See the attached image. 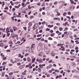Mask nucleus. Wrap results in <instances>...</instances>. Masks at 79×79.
I'll return each mask as SVG.
<instances>
[{
	"instance_id": "nucleus-1",
	"label": "nucleus",
	"mask_w": 79,
	"mask_h": 79,
	"mask_svg": "<svg viewBox=\"0 0 79 79\" xmlns=\"http://www.w3.org/2000/svg\"><path fill=\"white\" fill-rule=\"evenodd\" d=\"M38 24L36 23L34 25V26H33V30H35V29H36V28H37V26H36V25H37V26Z\"/></svg>"
},
{
	"instance_id": "nucleus-2",
	"label": "nucleus",
	"mask_w": 79,
	"mask_h": 79,
	"mask_svg": "<svg viewBox=\"0 0 79 79\" xmlns=\"http://www.w3.org/2000/svg\"><path fill=\"white\" fill-rule=\"evenodd\" d=\"M27 62H28V63H30V62L31 61V58H30L29 57H27Z\"/></svg>"
},
{
	"instance_id": "nucleus-3",
	"label": "nucleus",
	"mask_w": 79,
	"mask_h": 79,
	"mask_svg": "<svg viewBox=\"0 0 79 79\" xmlns=\"http://www.w3.org/2000/svg\"><path fill=\"white\" fill-rule=\"evenodd\" d=\"M31 48L33 50L34 49V48H35V44H33L32 45Z\"/></svg>"
},
{
	"instance_id": "nucleus-4",
	"label": "nucleus",
	"mask_w": 79,
	"mask_h": 79,
	"mask_svg": "<svg viewBox=\"0 0 79 79\" xmlns=\"http://www.w3.org/2000/svg\"><path fill=\"white\" fill-rule=\"evenodd\" d=\"M28 25L29 28H31V26H32V22H29L28 23Z\"/></svg>"
},
{
	"instance_id": "nucleus-5",
	"label": "nucleus",
	"mask_w": 79,
	"mask_h": 79,
	"mask_svg": "<svg viewBox=\"0 0 79 79\" xmlns=\"http://www.w3.org/2000/svg\"><path fill=\"white\" fill-rule=\"evenodd\" d=\"M49 66H48L47 67V69H50V68H51V67L52 66V65L51 64H49Z\"/></svg>"
},
{
	"instance_id": "nucleus-6",
	"label": "nucleus",
	"mask_w": 79,
	"mask_h": 79,
	"mask_svg": "<svg viewBox=\"0 0 79 79\" xmlns=\"http://www.w3.org/2000/svg\"><path fill=\"white\" fill-rule=\"evenodd\" d=\"M13 28L14 29V31H17V30H18V28L16 27L15 26L13 27Z\"/></svg>"
},
{
	"instance_id": "nucleus-7",
	"label": "nucleus",
	"mask_w": 79,
	"mask_h": 79,
	"mask_svg": "<svg viewBox=\"0 0 79 79\" xmlns=\"http://www.w3.org/2000/svg\"><path fill=\"white\" fill-rule=\"evenodd\" d=\"M27 72V70H25L24 71V72H23L22 73V75H23V76L24 75H26V72Z\"/></svg>"
},
{
	"instance_id": "nucleus-8",
	"label": "nucleus",
	"mask_w": 79,
	"mask_h": 79,
	"mask_svg": "<svg viewBox=\"0 0 79 79\" xmlns=\"http://www.w3.org/2000/svg\"><path fill=\"white\" fill-rule=\"evenodd\" d=\"M68 22H65V23H63V25L64 26H66V25L67 24V25L68 26Z\"/></svg>"
},
{
	"instance_id": "nucleus-9",
	"label": "nucleus",
	"mask_w": 79,
	"mask_h": 79,
	"mask_svg": "<svg viewBox=\"0 0 79 79\" xmlns=\"http://www.w3.org/2000/svg\"><path fill=\"white\" fill-rule=\"evenodd\" d=\"M72 22L73 23H75V24H77V20H72Z\"/></svg>"
},
{
	"instance_id": "nucleus-10",
	"label": "nucleus",
	"mask_w": 79,
	"mask_h": 79,
	"mask_svg": "<svg viewBox=\"0 0 79 79\" xmlns=\"http://www.w3.org/2000/svg\"><path fill=\"white\" fill-rule=\"evenodd\" d=\"M4 46V44L3 43H1L0 44V47H3Z\"/></svg>"
},
{
	"instance_id": "nucleus-11",
	"label": "nucleus",
	"mask_w": 79,
	"mask_h": 79,
	"mask_svg": "<svg viewBox=\"0 0 79 79\" xmlns=\"http://www.w3.org/2000/svg\"><path fill=\"white\" fill-rule=\"evenodd\" d=\"M5 72H3L2 73L1 76L2 77H4V76H5Z\"/></svg>"
},
{
	"instance_id": "nucleus-12",
	"label": "nucleus",
	"mask_w": 79,
	"mask_h": 79,
	"mask_svg": "<svg viewBox=\"0 0 79 79\" xmlns=\"http://www.w3.org/2000/svg\"><path fill=\"white\" fill-rule=\"evenodd\" d=\"M35 61V58H33L32 60V63H34Z\"/></svg>"
},
{
	"instance_id": "nucleus-13",
	"label": "nucleus",
	"mask_w": 79,
	"mask_h": 79,
	"mask_svg": "<svg viewBox=\"0 0 79 79\" xmlns=\"http://www.w3.org/2000/svg\"><path fill=\"white\" fill-rule=\"evenodd\" d=\"M32 50H32V49H31V48H29L28 49V51L29 52V53H31V52H32Z\"/></svg>"
},
{
	"instance_id": "nucleus-14",
	"label": "nucleus",
	"mask_w": 79,
	"mask_h": 79,
	"mask_svg": "<svg viewBox=\"0 0 79 79\" xmlns=\"http://www.w3.org/2000/svg\"><path fill=\"white\" fill-rule=\"evenodd\" d=\"M38 69L39 73H40V72H41V71H42V70H41V68H38Z\"/></svg>"
},
{
	"instance_id": "nucleus-15",
	"label": "nucleus",
	"mask_w": 79,
	"mask_h": 79,
	"mask_svg": "<svg viewBox=\"0 0 79 79\" xmlns=\"http://www.w3.org/2000/svg\"><path fill=\"white\" fill-rule=\"evenodd\" d=\"M15 47H16V46H14L12 47V48H13V50H16V49H17V48H15Z\"/></svg>"
},
{
	"instance_id": "nucleus-16",
	"label": "nucleus",
	"mask_w": 79,
	"mask_h": 79,
	"mask_svg": "<svg viewBox=\"0 0 79 79\" xmlns=\"http://www.w3.org/2000/svg\"><path fill=\"white\" fill-rule=\"evenodd\" d=\"M39 62L40 63H43V60H42V59H40Z\"/></svg>"
},
{
	"instance_id": "nucleus-17",
	"label": "nucleus",
	"mask_w": 79,
	"mask_h": 79,
	"mask_svg": "<svg viewBox=\"0 0 79 79\" xmlns=\"http://www.w3.org/2000/svg\"><path fill=\"white\" fill-rule=\"evenodd\" d=\"M10 32H12V33H13V32H14V31H13V29L12 28L10 29Z\"/></svg>"
},
{
	"instance_id": "nucleus-18",
	"label": "nucleus",
	"mask_w": 79,
	"mask_h": 79,
	"mask_svg": "<svg viewBox=\"0 0 79 79\" xmlns=\"http://www.w3.org/2000/svg\"><path fill=\"white\" fill-rule=\"evenodd\" d=\"M19 68L20 69H23V68L24 67L23 65H21L19 67Z\"/></svg>"
},
{
	"instance_id": "nucleus-19",
	"label": "nucleus",
	"mask_w": 79,
	"mask_h": 79,
	"mask_svg": "<svg viewBox=\"0 0 79 79\" xmlns=\"http://www.w3.org/2000/svg\"><path fill=\"white\" fill-rule=\"evenodd\" d=\"M55 33H52L51 34V35H50V36H51V37H54V36L55 35Z\"/></svg>"
},
{
	"instance_id": "nucleus-20",
	"label": "nucleus",
	"mask_w": 79,
	"mask_h": 79,
	"mask_svg": "<svg viewBox=\"0 0 79 79\" xmlns=\"http://www.w3.org/2000/svg\"><path fill=\"white\" fill-rule=\"evenodd\" d=\"M51 55H52V56H55V55L54 54V53L53 52H52L51 53Z\"/></svg>"
},
{
	"instance_id": "nucleus-21",
	"label": "nucleus",
	"mask_w": 79,
	"mask_h": 79,
	"mask_svg": "<svg viewBox=\"0 0 79 79\" xmlns=\"http://www.w3.org/2000/svg\"><path fill=\"white\" fill-rule=\"evenodd\" d=\"M15 16H13L12 17H11V19H12V21H14V20H15Z\"/></svg>"
},
{
	"instance_id": "nucleus-22",
	"label": "nucleus",
	"mask_w": 79,
	"mask_h": 79,
	"mask_svg": "<svg viewBox=\"0 0 79 79\" xmlns=\"http://www.w3.org/2000/svg\"><path fill=\"white\" fill-rule=\"evenodd\" d=\"M56 13H57V15L58 16H60L61 15V14H60V13H59V12H57Z\"/></svg>"
},
{
	"instance_id": "nucleus-23",
	"label": "nucleus",
	"mask_w": 79,
	"mask_h": 79,
	"mask_svg": "<svg viewBox=\"0 0 79 79\" xmlns=\"http://www.w3.org/2000/svg\"><path fill=\"white\" fill-rule=\"evenodd\" d=\"M22 6H24V7H25L26 6H25V3L24 2L22 3Z\"/></svg>"
},
{
	"instance_id": "nucleus-24",
	"label": "nucleus",
	"mask_w": 79,
	"mask_h": 79,
	"mask_svg": "<svg viewBox=\"0 0 79 79\" xmlns=\"http://www.w3.org/2000/svg\"><path fill=\"white\" fill-rule=\"evenodd\" d=\"M48 39L49 40H53V38H52L51 37H49L48 38Z\"/></svg>"
},
{
	"instance_id": "nucleus-25",
	"label": "nucleus",
	"mask_w": 79,
	"mask_h": 79,
	"mask_svg": "<svg viewBox=\"0 0 79 79\" xmlns=\"http://www.w3.org/2000/svg\"><path fill=\"white\" fill-rule=\"evenodd\" d=\"M23 31H22L20 33V35L22 36H23Z\"/></svg>"
},
{
	"instance_id": "nucleus-26",
	"label": "nucleus",
	"mask_w": 79,
	"mask_h": 79,
	"mask_svg": "<svg viewBox=\"0 0 79 79\" xmlns=\"http://www.w3.org/2000/svg\"><path fill=\"white\" fill-rule=\"evenodd\" d=\"M41 35H42V34H39L37 35V37H40V36H41Z\"/></svg>"
},
{
	"instance_id": "nucleus-27",
	"label": "nucleus",
	"mask_w": 79,
	"mask_h": 79,
	"mask_svg": "<svg viewBox=\"0 0 79 79\" xmlns=\"http://www.w3.org/2000/svg\"><path fill=\"white\" fill-rule=\"evenodd\" d=\"M63 28H62V27H60L59 28V30L60 31H63Z\"/></svg>"
},
{
	"instance_id": "nucleus-28",
	"label": "nucleus",
	"mask_w": 79,
	"mask_h": 79,
	"mask_svg": "<svg viewBox=\"0 0 79 79\" xmlns=\"http://www.w3.org/2000/svg\"><path fill=\"white\" fill-rule=\"evenodd\" d=\"M66 15H67V13L66 12H64L63 14V15L64 16H66Z\"/></svg>"
},
{
	"instance_id": "nucleus-29",
	"label": "nucleus",
	"mask_w": 79,
	"mask_h": 79,
	"mask_svg": "<svg viewBox=\"0 0 79 79\" xmlns=\"http://www.w3.org/2000/svg\"><path fill=\"white\" fill-rule=\"evenodd\" d=\"M31 5H29L28 6V9L29 10H31Z\"/></svg>"
},
{
	"instance_id": "nucleus-30",
	"label": "nucleus",
	"mask_w": 79,
	"mask_h": 79,
	"mask_svg": "<svg viewBox=\"0 0 79 79\" xmlns=\"http://www.w3.org/2000/svg\"><path fill=\"white\" fill-rule=\"evenodd\" d=\"M23 55H24L25 54V50H23L22 51Z\"/></svg>"
},
{
	"instance_id": "nucleus-31",
	"label": "nucleus",
	"mask_w": 79,
	"mask_h": 79,
	"mask_svg": "<svg viewBox=\"0 0 79 79\" xmlns=\"http://www.w3.org/2000/svg\"><path fill=\"white\" fill-rule=\"evenodd\" d=\"M68 29V27H66L65 28V29L64 30V31H67Z\"/></svg>"
},
{
	"instance_id": "nucleus-32",
	"label": "nucleus",
	"mask_w": 79,
	"mask_h": 79,
	"mask_svg": "<svg viewBox=\"0 0 79 79\" xmlns=\"http://www.w3.org/2000/svg\"><path fill=\"white\" fill-rule=\"evenodd\" d=\"M50 29L48 28H46V31H50Z\"/></svg>"
},
{
	"instance_id": "nucleus-33",
	"label": "nucleus",
	"mask_w": 79,
	"mask_h": 79,
	"mask_svg": "<svg viewBox=\"0 0 79 79\" xmlns=\"http://www.w3.org/2000/svg\"><path fill=\"white\" fill-rule=\"evenodd\" d=\"M13 74V72H11L9 73V75H10V76H12Z\"/></svg>"
},
{
	"instance_id": "nucleus-34",
	"label": "nucleus",
	"mask_w": 79,
	"mask_h": 79,
	"mask_svg": "<svg viewBox=\"0 0 79 79\" xmlns=\"http://www.w3.org/2000/svg\"><path fill=\"white\" fill-rule=\"evenodd\" d=\"M57 46H58L59 47H60H60H62L61 44H59L57 45Z\"/></svg>"
},
{
	"instance_id": "nucleus-35",
	"label": "nucleus",
	"mask_w": 79,
	"mask_h": 79,
	"mask_svg": "<svg viewBox=\"0 0 79 79\" xmlns=\"http://www.w3.org/2000/svg\"><path fill=\"white\" fill-rule=\"evenodd\" d=\"M39 67H40V68H43V67L42 65H41V64H40L39 65Z\"/></svg>"
},
{
	"instance_id": "nucleus-36",
	"label": "nucleus",
	"mask_w": 79,
	"mask_h": 79,
	"mask_svg": "<svg viewBox=\"0 0 79 79\" xmlns=\"http://www.w3.org/2000/svg\"><path fill=\"white\" fill-rule=\"evenodd\" d=\"M1 18L2 20H4L5 19V18L3 16L1 17Z\"/></svg>"
},
{
	"instance_id": "nucleus-37",
	"label": "nucleus",
	"mask_w": 79,
	"mask_h": 79,
	"mask_svg": "<svg viewBox=\"0 0 79 79\" xmlns=\"http://www.w3.org/2000/svg\"><path fill=\"white\" fill-rule=\"evenodd\" d=\"M78 31V29H77V28H76L73 30V31Z\"/></svg>"
},
{
	"instance_id": "nucleus-38",
	"label": "nucleus",
	"mask_w": 79,
	"mask_h": 79,
	"mask_svg": "<svg viewBox=\"0 0 79 79\" xmlns=\"http://www.w3.org/2000/svg\"><path fill=\"white\" fill-rule=\"evenodd\" d=\"M23 28L24 30H25V31H26V30H27V28L26 27H23Z\"/></svg>"
},
{
	"instance_id": "nucleus-39",
	"label": "nucleus",
	"mask_w": 79,
	"mask_h": 79,
	"mask_svg": "<svg viewBox=\"0 0 79 79\" xmlns=\"http://www.w3.org/2000/svg\"><path fill=\"white\" fill-rule=\"evenodd\" d=\"M2 5H2V6H4V5H5V2H2Z\"/></svg>"
},
{
	"instance_id": "nucleus-40",
	"label": "nucleus",
	"mask_w": 79,
	"mask_h": 79,
	"mask_svg": "<svg viewBox=\"0 0 79 79\" xmlns=\"http://www.w3.org/2000/svg\"><path fill=\"white\" fill-rule=\"evenodd\" d=\"M54 3L55 5H57V4H58V2L57 1H56V2H55Z\"/></svg>"
},
{
	"instance_id": "nucleus-41",
	"label": "nucleus",
	"mask_w": 79,
	"mask_h": 79,
	"mask_svg": "<svg viewBox=\"0 0 79 79\" xmlns=\"http://www.w3.org/2000/svg\"><path fill=\"white\" fill-rule=\"evenodd\" d=\"M29 54L28 53H27L25 55V56H26L28 55H29Z\"/></svg>"
},
{
	"instance_id": "nucleus-42",
	"label": "nucleus",
	"mask_w": 79,
	"mask_h": 79,
	"mask_svg": "<svg viewBox=\"0 0 79 79\" xmlns=\"http://www.w3.org/2000/svg\"><path fill=\"white\" fill-rule=\"evenodd\" d=\"M42 54L40 53L38 55V56H42Z\"/></svg>"
},
{
	"instance_id": "nucleus-43",
	"label": "nucleus",
	"mask_w": 79,
	"mask_h": 79,
	"mask_svg": "<svg viewBox=\"0 0 79 79\" xmlns=\"http://www.w3.org/2000/svg\"><path fill=\"white\" fill-rule=\"evenodd\" d=\"M42 24H43V25H44L45 24V21H44V22H42Z\"/></svg>"
},
{
	"instance_id": "nucleus-44",
	"label": "nucleus",
	"mask_w": 79,
	"mask_h": 79,
	"mask_svg": "<svg viewBox=\"0 0 79 79\" xmlns=\"http://www.w3.org/2000/svg\"><path fill=\"white\" fill-rule=\"evenodd\" d=\"M52 61H53V60H51L49 61L48 63H52Z\"/></svg>"
},
{
	"instance_id": "nucleus-45",
	"label": "nucleus",
	"mask_w": 79,
	"mask_h": 79,
	"mask_svg": "<svg viewBox=\"0 0 79 79\" xmlns=\"http://www.w3.org/2000/svg\"><path fill=\"white\" fill-rule=\"evenodd\" d=\"M5 36H6V35H5V34H4L2 36V38H5Z\"/></svg>"
},
{
	"instance_id": "nucleus-46",
	"label": "nucleus",
	"mask_w": 79,
	"mask_h": 79,
	"mask_svg": "<svg viewBox=\"0 0 79 79\" xmlns=\"http://www.w3.org/2000/svg\"><path fill=\"white\" fill-rule=\"evenodd\" d=\"M15 10H16V9L15 8H13L12 9V11L13 12H14V11H15Z\"/></svg>"
},
{
	"instance_id": "nucleus-47",
	"label": "nucleus",
	"mask_w": 79,
	"mask_h": 79,
	"mask_svg": "<svg viewBox=\"0 0 79 79\" xmlns=\"http://www.w3.org/2000/svg\"><path fill=\"white\" fill-rule=\"evenodd\" d=\"M71 3L72 4H74V2L73 1V0H72L71 1Z\"/></svg>"
},
{
	"instance_id": "nucleus-48",
	"label": "nucleus",
	"mask_w": 79,
	"mask_h": 79,
	"mask_svg": "<svg viewBox=\"0 0 79 79\" xmlns=\"http://www.w3.org/2000/svg\"><path fill=\"white\" fill-rule=\"evenodd\" d=\"M55 71H55V72H57V73H59L60 72V71H59V70H58L56 69V70H55Z\"/></svg>"
},
{
	"instance_id": "nucleus-49",
	"label": "nucleus",
	"mask_w": 79,
	"mask_h": 79,
	"mask_svg": "<svg viewBox=\"0 0 79 79\" xmlns=\"http://www.w3.org/2000/svg\"><path fill=\"white\" fill-rule=\"evenodd\" d=\"M48 72L49 73H52V70H49Z\"/></svg>"
},
{
	"instance_id": "nucleus-50",
	"label": "nucleus",
	"mask_w": 79,
	"mask_h": 79,
	"mask_svg": "<svg viewBox=\"0 0 79 79\" xmlns=\"http://www.w3.org/2000/svg\"><path fill=\"white\" fill-rule=\"evenodd\" d=\"M20 43H21V42H20V41H18L17 42V43H15L16 44H20Z\"/></svg>"
},
{
	"instance_id": "nucleus-51",
	"label": "nucleus",
	"mask_w": 79,
	"mask_h": 79,
	"mask_svg": "<svg viewBox=\"0 0 79 79\" xmlns=\"http://www.w3.org/2000/svg\"><path fill=\"white\" fill-rule=\"evenodd\" d=\"M75 40H79V37H77L75 39Z\"/></svg>"
},
{
	"instance_id": "nucleus-52",
	"label": "nucleus",
	"mask_w": 79,
	"mask_h": 79,
	"mask_svg": "<svg viewBox=\"0 0 79 79\" xmlns=\"http://www.w3.org/2000/svg\"><path fill=\"white\" fill-rule=\"evenodd\" d=\"M68 34V31H65V32H64V35L65 34V35H66V34Z\"/></svg>"
},
{
	"instance_id": "nucleus-53",
	"label": "nucleus",
	"mask_w": 79,
	"mask_h": 79,
	"mask_svg": "<svg viewBox=\"0 0 79 79\" xmlns=\"http://www.w3.org/2000/svg\"><path fill=\"white\" fill-rule=\"evenodd\" d=\"M71 51L72 52H75V50H74V49H72V50H71Z\"/></svg>"
},
{
	"instance_id": "nucleus-54",
	"label": "nucleus",
	"mask_w": 79,
	"mask_h": 79,
	"mask_svg": "<svg viewBox=\"0 0 79 79\" xmlns=\"http://www.w3.org/2000/svg\"><path fill=\"white\" fill-rule=\"evenodd\" d=\"M61 34H62V33L61 32H59L58 34V35H61Z\"/></svg>"
},
{
	"instance_id": "nucleus-55",
	"label": "nucleus",
	"mask_w": 79,
	"mask_h": 79,
	"mask_svg": "<svg viewBox=\"0 0 79 79\" xmlns=\"http://www.w3.org/2000/svg\"><path fill=\"white\" fill-rule=\"evenodd\" d=\"M17 65L18 66H20V65L21 64V63H17Z\"/></svg>"
},
{
	"instance_id": "nucleus-56",
	"label": "nucleus",
	"mask_w": 79,
	"mask_h": 79,
	"mask_svg": "<svg viewBox=\"0 0 79 79\" xmlns=\"http://www.w3.org/2000/svg\"><path fill=\"white\" fill-rule=\"evenodd\" d=\"M75 71H76V69H74L72 71V73H75Z\"/></svg>"
},
{
	"instance_id": "nucleus-57",
	"label": "nucleus",
	"mask_w": 79,
	"mask_h": 79,
	"mask_svg": "<svg viewBox=\"0 0 79 79\" xmlns=\"http://www.w3.org/2000/svg\"><path fill=\"white\" fill-rule=\"evenodd\" d=\"M30 18L31 19H32V18H34V16L32 15V16H31Z\"/></svg>"
},
{
	"instance_id": "nucleus-58",
	"label": "nucleus",
	"mask_w": 79,
	"mask_h": 79,
	"mask_svg": "<svg viewBox=\"0 0 79 79\" xmlns=\"http://www.w3.org/2000/svg\"><path fill=\"white\" fill-rule=\"evenodd\" d=\"M15 8H19V7L18 6H15Z\"/></svg>"
},
{
	"instance_id": "nucleus-59",
	"label": "nucleus",
	"mask_w": 79,
	"mask_h": 79,
	"mask_svg": "<svg viewBox=\"0 0 79 79\" xmlns=\"http://www.w3.org/2000/svg\"><path fill=\"white\" fill-rule=\"evenodd\" d=\"M79 49V48H78V47H76V48H75V50H78Z\"/></svg>"
},
{
	"instance_id": "nucleus-60",
	"label": "nucleus",
	"mask_w": 79,
	"mask_h": 79,
	"mask_svg": "<svg viewBox=\"0 0 79 79\" xmlns=\"http://www.w3.org/2000/svg\"><path fill=\"white\" fill-rule=\"evenodd\" d=\"M6 64V62H4L3 63H2V65H4V64Z\"/></svg>"
},
{
	"instance_id": "nucleus-61",
	"label": "nucleus",
	"mask_w": 79,
	"mask_h": 79,
	"mask_svg": "<svg viewBox=\"0 0 79 79\" xmlns=\"http://www.w3.org/2000/svg\"><path fill=\"white\" fill-rule=\"evenodd\" d=\"M4 10H8V8L7 7H6L5 8H4Z\"/></svg>"
},
{
	"instance_id": "nucleus-62",
	"label": "nucleus",
	"mask_w": 79,
	"mask_h": 79,
	"mask_svg": "<svg viewBox=\"0 0 79 79\" xmlns=\"http://www.w3.org/2000/svg\"><path fill=\"white\" fill-rule=\"evenodd\" d=\"M35 68H33V72H34V71H35Z\"/></svg>"
},
{
	"instance_id": "nucleus-63",
	"label": "nucleus",
	"mask_w": 79,
	"mask_h": 79,
	"mask_svg": "<svg viewBox=\"0 0 79 79\" xmlns=\"http://www.w3.org/2000/svg\"><path fill=\"white\" fill-rule=\"evenodd\" d=\"M68 15H70L71 14V12L70 11H69L68 13Z\"/></svg>"
},
{
	"instance_id": "nucleus-64",
	"label": "nucleus",
	"mask_w": 79,
	"mask_h": 79,
	"mask_svg": "<svg viewBox=\"0 0 79 79\" xmlns=\"http://www.w3.org/2000/svg\"><path fill=\"white\" fill-rule=\"evenodd\" d=\"M41 39H42V38H38L37 39V40H40Z\"/></svg>"
}]
</instances>
